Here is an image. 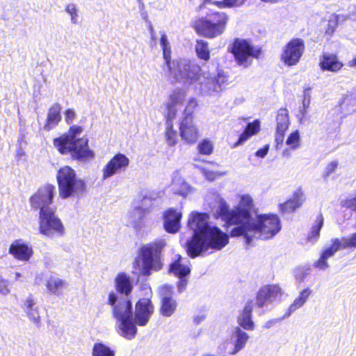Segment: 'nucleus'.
<instances>
[{
  "label": "nucleus",
  "mask_w": 356,
  "mask_h": 356,
  "mask_svg": "<svg viewBox=\"0 0 356 356\" xmlns=\"http://www.w3.org/2000/svg\"><path fill=\"white\" fill-rule=\"evenodd\" d=\"M188 227L193 233L191 239L187 241V252L192 258L209 249L220 250L229 243L228 235L216 226H212L206 213L191 212Z\"/></svg>",
  "instance_id": "obj_1"
},
{
  "label": "nucleus",
  "mask_w": 356,
  "mask_h": 356,
  "mask_svg": "<svg viewBox=\"0 0 356 356\" xmlns=\"http://www.w3.org/2000/svg\"><path fill=\"white\" fill-rule=\"evenodd\" d=\"M108 304L113 307V315L119 323L122 335L128 339L135 337L137 332L136 325L145 326L147 324L154 310L149 299H140L136 304L133 317L131 300L129 298H118L114 292L109 293Z\"/></svg>",
  "instance_id": "obj_2"
},
{
  "label": "nucleus",
  "mask_w": 356,
  "mask_h": 356,
  "mask_svg": "<svg viewBox=\"0 0 356 356\" xmlns=\"http://www.w3.org/2000/svg\"><path fill=\"white\" fill-rule=\"evenodd\" d=\"M241 225L234 227L230 232L232 237L243 236L247 245L254 239L268 240L281 229L279 217L275 214H260L249 216L247 211L239 213Z\"/></svg>",
  "instance_id": "obj_3"
},
{
  "label": "nucleus",
  "mask_w": 356,
  "mask_h": 356,
  "mask_svg": "<svg viewBox=\"0 0 356 356\" xmlns=\"http://www.w3.org/2000/svg\"><path fill=\"white\" fill-rule=\"evenodd\" d=\"M55 189L53 185L44 186L30 198L32 208L40 209V232L50 238L54 236H63L65 234L63 222L56 216L55 209L50 207Z\"/></svg>",
  "instance_id": "obj_4"
},
{
  "label": "nucleus",
  "mask_w": 356,
  "mask_h": 356,
  "mask_svg": "<svg viewBox=\"0 0 356 356\" xmlns=\"http://www.w3.org/2000/svg\"><path fill=\"white\" fill-rule=\"evenodd\" d=\"M80 126H72L68 133L54 140V145L61 154L70 153L72 157L80 161L94 158L95 153L88 147L87 138L78 136L82 133Z\"/></svg>",
  "instance_id": "obj_5"
},
{
  "label": "nucleus",
  "mask_w": 356,
  "mask_h": 356,
  "mask_svg": "<svg viewBox=\"0 0 356 356\" xmlns=\"http://www.w3.org/2000/svg\"><path fill=\"white\" fill-rule=\"evenodd\" d=\"M59 195L62 199L82 195L86 189L84 181L78 179L74 170L69 166L61 168L57 174Z\"/></svg>",
  "instance_id": "obj_6"
},
{
  "label": "nucleus",
  "mask_w": 356,
  "mask_h": 356,
  "mask_svg": "<svg viewBox=\"0 0 356 356\" xmlns=\"http://www.w3.org/2000/svg\"><path fill=\"white\" fill-rule=\"evenodd\" d=\"M163 70L169 72L173 78L186 86H191L196 83L200 76V67L187 59H179L171 62V67H166L164 65Z\"/></svg>",
  "instance_id": "obj_7"
},
{
  "label": "nucleus",
  "mask_w": 356,
  "mask_h": 356,
  "mask_svg": "<svg viewBox=\"0 0 356 356\" xmlns=\"http://www.w3.org/2000/svg\"><path fill=\"white\" fill-rule=\"evenodd\" d=\"M218 207L216 210L217 214L227 225H241L242 220L239 213L247 211L249 216L252 206V198L249 195L241 196L239 204L234 209H231L227 203L221 197H218Z\"/></svg>",
  "instance_id": "obj_8"
},
{
  "label": "nucleus",
  "mask_w": 356,
  "mask_h": 356,
  "mask_svg": "<svg viewBox=\"0 0 356 356\" xmlns=\"http://www.w3.org/2000/svg\"><path fill=\"white\" fill-rule=\"evenodd\" d=\"M166 245L163 239L143 245L140 249L143 266L140 273L143 275H149L151 270L157 271L161 268L162 264L160 260L161 250Z\"/></svg>",
  "instance_id": "obj_9"
},
{
  "label": "nucleus",
  "mask_w": 356,
  "mask_h": 356,
  "mask_svg": "<svg viewBox=\"0 0 356 356\" xmlns=\"http://www.w3.org/2000/svg\"><path fill=\"white\" fill-rule=\"evenodd\" d=\"M186 98V93L181 90H175L169 96L165 103L166 114V131L165 140L167 143L173 146L177 143V131L173 130L172 120L176 117L178 107L181 106Z\"/></svg>",
  "instance_id": "obj_10"
},
{
  "label": "nucleus",
  "mask_w": 356,
  "mask_h": 356,
  "mask_svg": "<svg viewBox=\"0 0 356 356\" xmlns=\"http://www.w3.org/2000/svg\"><path fill=\"white\" fill-rule=\"evenodd\" d=\"M227 19L228 17L225 13H212L200 19L197 24V31L207 38H216L224 32Z\"/></svg>",
  "instance_id": "obj_11"
},
{
  "label": "nucleus",
  "mask_w": 356,
  "mask_h": 356,
  "mask_svg": "<svg viewBox=\"0 0 356 356\" xmlns=\"http://www.w3.org/2000/svg\"><path fill=\"white\" fill-rule=\"evenodd\" d=\"M232 53L239 65L248 67L253 58H258L261 49L252 46L247 40L236 39L232 47Z\"/></svg>",
  "instance_id": "obj_12"
},
{
  "label": "nucleus",
  "mask_w": 356,
  "mask_h": 356,
  "mask_svg": "<svg viewBox=\"0 0 356 356\" xmlns=\"http://www.w3.org/2000/svg\"><path fill=\"white\" fill-rule=\"evenodd\" d=\"M356 248V232L348 237L341 239L333 238L332 245L325 248L321 254L320 259L315 263V266L321 270L329 267L327 259L332 257L339 250Z\"/></svg>",
  "instance_id": "obj_13"
},
{
  "label": "nucleus",
  "mask_w": 356,
  "mask_h": 356,
  "mask_svg": "<svg viewBox=\"0 0 356 356\" xmlns=\"http://www.w3.org/2000/svg\"><path fill=\"white\" fill-rule=\"evenodd\" d=\"M305 51V42L301 38L290 40L284 47L281 60L287 66L296 65L300 60Z\"/></svg>",
  "instance_id": "obj_14"
},
{
  "label": "nucleus",
  "mask_w": 356,
  "mask_h": 356,
  "mask_svg": "<svg viewBox=\"0 0 356 356\" xmlns=\"http://www.w3.org/2000/svg\"><path fill=\"white\" fill-rule=\"evenodd\" d=\"M282 289L277 284H268L262 286L256 296V305L262 308L280 300Z\"/></svg>",
  "instance_id": "obj_15"
},
{
  "label": "nucleus",
  "mask_w": 356,
  "mask_h": 356,
  "mask_svg": "<svg viewBox=\"0 0 356 356\" xmlns=\"http://www.w3.org/2000/svg\"><path fill=\"white\" fill-rule=\"evenodd\" d=\"M129 164V159L126 155L117 154L103 168L102 179L106 180L121 171H124Z\"/></svg>",
  "instance_id": "obj_16"
},
{
  "label": "nucleus",
  "mask_w": 356,
  "mask_h": 356,
  "mask_svg": "<svg viewBox=\"0 0 356 356\" xmlns=\"http://www.w3.org/2000/svg\"><path fill=\"white\" fill-rule=\"evenodd\" d=\"M181 257L179 256L177 259L175 260L170 265L169 271L179 278L177 282V286L179 293H182L187 285V280L185 278L191 273L190 268L184 265L181 263Z\"/></svg>",
  "instance_id": "obj_17"
},
{
  "label": "nucleus",
  "mask_w": 356,
  "mask_h": 356,
  "mask_svg": "<svg viewBox=\"0 0 356 356\" xmlns=\"http://www.w3.org/2000/svg\"><path fill=\"white\" fill-rule=\"evenodd\" d=\"M180 136L187 143H195L198 138V130L193 122L192 116H184L179 125Z\"/></svg>",
  "instance_id": "obj_18"
},
{
  "label": "nucleus",
  "mask_w": 356,
  "mask_h": 356,
  "mask_svg": "<svg viewBox=\"0 0 356 356\" xmlns=\"http://www.w3.org/2000/svg\"><path fill=\"white\" fill-rule=\"evenodd\" d=\"M343 66V63L340 61L338 56L333 53H323L319 58V67L323 72L337 73L341 70Z\"/></svg>",
  "instance_id": "obj_19"
},
{
  "label": "nucleus",
  "mask_w": 356,
  "mask_h": 356,
  "mask_svg": "<svg viewBox=\"0 0 356 356\" xmlns=\"http://www.w3.org/2000/svg\"><path fill=\"white\" fill-rule=\"evenodd\" d=\"M182 214L171 208L163 213V227L165 230L170 234L177 233L180 229V220Z\"/></svg>",
  "instance_id": "obj_20"
},
{
  "label": "nucleus",
  "mask_w": 356,
  "mask_h": 356,
  "mask_svg": "<svg viewBox=\"0 0 356 356\" xmlns=\"http://www.w3.org/2000/svg\"><path fill=\"white\" fill-rule=\"evenodd\" d=\"M248 339L249 335L240 327H234L230 336V342L234 347L229 351V354L233 355L241 351L245 346Z\"/></svg>",
  "instance_id": "obj_21"
},
{
  "label": "nucleus",
  "mask_w": 356,
  "mask_h": 356,
  "mask_svg": "<svg viewBox=\"0 0 356 356\" xmlns=\"http://www.w3.org/2000/svg\"><path fill=\"white\" fill-rule=\"evenodd\" d=\"M305 200L304 193L298 189L293 193L292 197L280 204V209L283 213H290L300 207Z\"/></svg>",
  "instance_id": "obj_22"
},
{
  "label": "nucleus",
  "mask_w": 356,
  "mask_h": 356,
  "mask_svg": "<svg viewBox=\"0 0 356 356\" xmlns=\"http://www.w3.org/2000/svg\"><path fill=\"white\" fill-rule=\"evenodd\" d=\"M252 302L248 301L245 303L243 309L237 317L238 325L244 330L251 331L254 329V323L252 319Z\"/></svg>",
  "instance_id": "obj_23"
},
{
  "label": "nucleus",
  "mask_w": 356,
  "mask_h": 356,
  "mask_svg": "<svg viewBox=\"0 0 356 356\" xmlns=\"http://www.w3.org/2000/svg\"><path fill=\"white\" fill-rule=\"evenodd\" d=\"M9 252L19 260L28 261L33 254V250L27 244L16 241L10 246Z\"/></svg>",
  "instance_id": "obj_24"
},
{
  "label": "nucleus",
  "mask_w": 356,
  "mask_h": 356,
  "mask_svg": "<svg viewBox=\"0 0 356 356\" xmlns=\"http://www.w3.org/2000/svg\"><path fill=\"white\" fill-rule=\"evenodd\" d=\"M216 86L213 79L201 74L198 76L196 83L194 84L195 89L205 95L218 92L220 90Z\"/></svg>",
  "instance_id": "obj_25"
},
{
  "label": "nucleus",
  "mask_w": 356,
  "mask_h": 356,
  "mask_svg": "<svg viewBox=\"0 0 356 356\" xmlns=\"http://www.w3.org/2000/svg\"><path fill=\"white\" fill-rule=\"evenodd\" d=\"M115 286L118 292L124 295V298H128L127 296L133 289V280L125 273H120L115 279Z\"/></svg>",
  "instance_id": "obj_26"
},
{
  "label": "nucleus",
  "mask_w": 356,
  "mask_h": 356,
  "mask_svg": "<svg viewBox=\"0 0 356 356\" xmlns=\"http://www.w3.org/2000/svg\"><path fill=\"white\" fill-rule=\"evenodd\" d=\"M35 305L36 303L33 296H29L24 300L23 309L29 320L38 326L40 323V316L38 308Z\"/></svg>",
  "instance_id": "obj_27"
},
{
  "label": "nucleus",
  "mask_w": 356,
  "mask_h": 356,
  "mask_svg": "<svg viewBox=\"0 0 356 356\" xmlns=\"http://www.w3.org/2000/svg\"><path fill=\"white\" fill-rule=\"evenodd\" d=\"M60 111L61 106L58 103L50 107L47 114V122L44 126L45 130L49 131L59 123L61 120Z\"/></svg>",
  "instance_id": "obj_28"
},
{
  "label": "nucleus",
  "mask_w": 356,
  "mask_h": 356,
  "mask_svg": "<svg viewBox=\"0 0 356 356\" xmlns=\"http://www.w3.org/2000/svg\"><path fill=\"white\" fill-rule=\"evenodd\" d=\"M177 307V302L170 294L163 296L161 299L160 313L165 317L171 316Z\"/></svg>",
  "instance_id": "obj_29"
},
{
  "label": "nucleus",
  "mask_w": 356,
  "mask_h": 356,
  "mask_svg": "<svg viewBox=\"0 0 356 356\" xmlns=\"http://www.w3.org/2000/svg\"><path fill=\"white\" fill-rule=\"evenodd\" d=\"M260 129V122L258 120L252 122H249L243 132L240 135L238 141L234 144V147L241 145L250 137L256 134Z\"/></svg>",
  "instance_id": "obj_30"
},
{
  "label": "nucleus",
  "mask_w": 356,
  "mask_h": 356,
  "mask_svg": "<svg viewBox=\"0 0 356 356\" xmlns=\"http://www.w3.org/2000/svg\"><path fill=\"white\" fill-rule=\"evenodd\" d=\"M65 284V280L57 277H51L47 281L46 286L50 293L60 296Z\"/></svg>",
  "instance_id": "obj_31"
},
{
  "label": "nucleus",
  "mask_w": 356,
  "mask_h": 356,
  "mask_svg": "<svg viewBox=\"0 0 356 356\" xmlns=\"http://www.w3.org/2000/svg\"><path fill=\"white\" fill-rule=\"evenodd\" d=\"M156 200V196L154 194H152L148 192H145L143 195V198L141 200V204L140 206L136 207L134 210V213L137 214L138 216V219H140L143 216L144 209H147L149 207L152 206L151 202L153 200Z\"/></svg>",
  "instance_id": "obj_32"
},
{
  "label": "nucleus",
  "mask_w": 356,
  "mask_h": 356,
  "mask_svg": "<svg viewBox=\"0 0 356 356\" xmlns=\"http://www.w3.org/2000/svg\"><path fill=\"white\" fill-rule=\"evenodd\" d=\"M276 122L277 131H286L288 129L289 125V118L288 111L286 108H281L277 111Z\"/></svg>",
  "instance_id": "obj_33"
},
{
  "label": "nucleus",
  "mask_w": 356,
  "mask_h": 356,
  "mask_svg": "<svg viewBox=\"0 0 356 356\" xmlns=\"http://www.w3.org/2000/svg\"><path fill=\"white\" fill-rule=\"evenodd\" d=\"M160 43L163 50V58L165 61L164 65H165L166 67H170L171 47L170 42L168 40V37L164 33L161 34Z\"/></svg>",
  "instance_id": "obj_34"
},
{
  "label": "nucleus",
  "mask_w": 356,
  "mask_h": 356,
  "mask_svg": "<svg viewBox=\"0 0 356 356\" xmlns=\"http://www.w3.org/2000/svg\"><path fill=\"white\" fill-rule=\"evenodd\" d=\"M312 291L309 289H303L299 294L298 297L296 298L293 302L289 307V314L294 312L296 310L301 307L307 301V298L310 296Z\"/></svg>",
  "instance_id": "obj_35"
},
{
  "label": "nucleus",
  "mask_w": 356,
  "mask_h": 356,
  "mask_svg": "<svg viewBox=\"0 0 356 356\" xmlns=\"http://www.w3.org/2000/svg\"><path fill=\"white\" fill-rule=\"evenodd\" d=\"M323 225V217L321 213L318 214L316 217L315 224L313 225L311 232L307 236V240L312 243L316 242L320 234V231Z\"/></svg>",
  "instance_id": "obj_36"
},
{
  "label": "nucleus",
  "mask_w": 356,
  "mask_h": 356,
  "mask_svg": "<svg viewBox=\"0 0 356 356\" xmlns=\"http://www.w3.org/2000/svg\"><path fill=\"white\" fill-rule=\"evenodd\" d=\"M92 356H115V351L102 343H95L92 348Z\"/></svg>",
  "instance_id": "obj_37"
},
{
  "label": "nucleus",
  "mask_w": 356,
  "mask_h": 356,
  "mask_svg": "<svg viewBox=\"0 0 356 356\" xmlns=\"http://www.w3.org/2000/svg\"><path fill=\"white\" fill-rule=\"evenodd\" d=\"M208 42L204 40H197L195 46V51L197 56L204 60H208L210 58V52L208 48Z\"/></svg>",
  "instance_id": "obj_38"
},
{
  "label": "nucleus",
  "mask_w": 356,
  "mask_h": 356,
  "mask_svg": "<svg viewBox=\"0 0 356 356\" xmlns=\"http://www.w3.org/2000/svg\"><path fill=\"white\" fill-rule=\"evenodd\" d=\"M191 188L190 186L183 180H179L177 183L175 181L172 184V190L175 194H179L183 197H186L191 191Z\"/></svg>",
  "instance_id": "obj_39"
},
{
  "label": "nucleus",
  "mask_w": 356,
  "mask_h": 356,
  "mask_svg": "<svg viewBox=\"0 0 356 356\" xmlns=\"http://www.w3.org/2000/svg\"><path fill=\"white\" fill-rule=\"evenodd\" d=\"M247 0H222L216 1L213 3L219 8H227L240 7L243 6Z\"/></svg>",
  "instance_id": "obj_40"
},
{
  "label": "nucleus",
  "mask_w": 356,
  "mask_h": 356,
  "mask_svg": "<svg viewBox=\"0 0 356 356\" xmlns=\"http://www.w3.org/2000/svg\"><path fill=\"white\" fill-rule=\"evenodd\" d=\"M286 144L292 149H298L300 145V137L298 130L290 134L286 140Z\"/></svg>",
  "instance_id": "obj_41"
},
{
  "label": "nucleus",
  "mask_w": 356,
  "mask_h": 356,
  "mask_svg": "<svg viewBox=\"0 0 356 356\" xmlns=\"http://www.w3.org/2000/svg\"><path fill=\"white\" fill-rule=\"evenodd\" d=\"M211 78L214 79L215 84L220 91L222 90L223 85L228 81V76L222 70H219L217 74Z\"/></svg>",
  "instance_id": "obj_42"
},
{
  "label": "nucleus",
  "mask_w": 356,
  "mask_h": 356,
  "mask_svg": "<svg viewBox=\"0 0 356 356\" xmlns=\"http://www.w3.org/2000/svg\"><path fill=\"white\" fill-rule=\"evenodd\" d=\"M198 151L200 154L209 155L213 152V145L207 139H204L197 146Z\"/></svg>",
  "instance_id": "obj_43"
},
{
  "label": "nucleus",
  "mask_w": 356,
  "mask_h": 356,
  "mask_svg": "<svg viewBox=\"0 0 356 356\" xmlns=\"http://www.w3.org/2000/svg\"><path fill=\"white\" fill-rule=\"evenodd\" d=\"M65 10L70 15L71 22L74 24H76L78 23V13L76 5L74 3H70L67 5Z\"/></svg>",
  "instance_id": "obj_44"
},
{
  "label": "nucleus",
  "mask_w": 356,
  "mask_h": 356,
  "mask_svg": "<svg viewBox=\"0 0 356 356\" xmlns=\"http://www.w3.org/2000/svg\"><path fill=\"white\" fill-rule=\"evenodd\" d=\"M201 170L205 178L209 181H213L218 177L222 176L223 175V173L209 170L205 168H201Z\"/></svg>",
  "instance_id": "obj_45"
},
{
  "label": "nucleus",
  "mask_w": 356,
  "mask_h": 356,
  "mask_svg": "<svg viewBox=\"0 0 356 356\" xmlns=\"http://www.w3.org/2000/svg\"><path fill=\"white\" fill-rule=\"evenodd\" d=\"M338 167V162L337 161H332L330 163H328L325 169V172L323 174V177L327 178L331 174H332Z\"/></svg>",
  "instance_id": "obj_46"
},
{
  "label": "nucleus",
  "mask_w": 356,
  "mask_h": 356,
  "mask_svg": "<svg viewBox=\"0 0 356 356\" xmlns=\"http://www.w3.org/2000/svg\"><path fill=\"white\" fill-rule=\"evenodd\" d=\"M196 106V102L195 99H191L188 101L187 106L184 110V116H191L195 107Z\"/></svg>",
  "instance_id": "obj_47"
},
{
  "label": "nucleus",
  "mask_w": 356,
  "mask_h": 356,
  "mask_svg": "<svg viewBox=\"0 0 356 356\" xmlns=\"http://www.w3.org/2000/svg\"><path fill=\"white\" fill-rule=\"evenodd\" d=\"M10 293L8 280L0 276V293L6 296Z\"/></svg>",
  "instance_id": "obj_48"
},
{
  "label": "nucleus",
  "mask_w": 356,
  "mask_h": 356,
  "mask_svg": "<svg viewBox=\"0 0 356 356\" xmlns=\"http://www.w3.org/2000/svg\"><path fill=\"white\" fill-rule=\"evenodd\" d=\"M65 121L68 124H72L76 117L75 112L71 108H68L67 110L65 111Z\"/></svg>",
  "instance_id": "obj_49"
},
{
  "label": "nucleus",
  "mask_w": 356,
  "mask_h": 356,
  "mask_svg": "<svg viewBox=\"0 0 356 356\" xmlns=\"http://www.w3.org/2000/svg\"><path fill=\"white\" fill-rule=\"evenodd\" d=\"M284 133L285 131H278L276 130L275 142L277 143V148L279 147V145H282L283 144Z\"/></svg>",
  "instance_id": "obj_50"
},
{
  "label": "nucleus",
  "mask_w": 356,
  "mask_h": 356,
  "mask_svg": "<svg viewBox=\"0 0 356 356\" xmlns=\"http://www.w3.org/2000/svg\"><path fill=\"white\" fill-rule=\"evenodd\" d=\"M348 18L352 21H356V3L349 7Z\"/></svg>",
  "instance_id": "obj_51"
},
{
  "label": "nucleus",
  "mask_w": 356,
  "mask_h": 356,
  "mask_svg": "<svg viewBox=\"0 0 356 356\" xmlns=\"http://www.w3.org/2000/svg\"><path fill=\"white\" fill-rule=\"evenodd\" d=\"M268 150H269V145H266L263 148L258 149L256 152L255 155L258 157L264 158L266 156V154H268Z\"/></svg>",
  "instance_id": "obj_52"
},
{
  "label": "nucleus",
  "mask_w": 356,
  "mask_h": 356,
  "mask_svg": "<svg viewBox=\"0 0 356 356\" xmlns=\"http://www.w3.org/2000/svg\"><path fill=\"white\" fill-rule=\"evenodd\" d=\"M279 319L275 318L271 319L268 321H266L264 325V327L266 329H270L273 326H274L277 323H278Z\"/></svg>",
  "instance_id": "obj_53"
},
{
  "label": "nucleus",
  "mask_w": 356,
  "mask_h": 356,
  "mask_svg": "<svg viewBox=\"0 0 356 356\" xmlns=\"http://www.w3.org/2000/svg\"><path fill=\"white\" fill-rule=\"evenodd\" d=\"M348 16H346L344 15H337L335 16V19L337 23L343 22L344 21L346 20Z\"/></svg>",
  "instance_id": "obj_54"
},
{
  "label": "nucleus",
  "mask_w": 356,
  "mask_h": 356,
  "mask_svg": "<svg viewBox=\"0 0 356 356\" xmlns=\"http://www.w3.org/2000/svg\"><path fill=\"white\" fill-rule=\"evenodd\" d=\"M205 318V316L204 315L197 316L194 317L193 321L195 324L200 323Z\"/></svg>",
  "instance_id": "obj_55"
},
{
  "label": "nucleus",
  "mask_w": 356,
  "mask_h": 356,
  "mask_svg": "<svg viewBox=\"0 0 356 356\" xmlns=\"http://www.w3.org/2000/svg\"><path fill=\"white\" fill-rule=\"evenodd\" d=\"M348 65L350 67H356V56L348 62Z\"/></svg>",
  "instance_id": "obj_56"
},
{
  "label": "nucleus",
  "mask_w": 356,
  "mask_h": 356,
  "mask_svg": "<svg viewBox=\"0 0 356 356\" xmlns=\"http://www.w3.org/2000/svg\"><path fill=\"white\" fill-rule=\"evenodd\" d=\"M309 102H310V99H308L307 100L306 98L304 99L302 104H303V106H304L305 108L306 107L309 106Z\"/></svg>",
  "instance_id": "obj_57"
},
{
  "label": "nucleus",
  "mask_w": 356,
  "mask_h": 356,
  "mask_svg": "<svg viewBox=\"0 0 356 356\" xmlns=\"http://www.w3.org/2000/svg\"><path fill=\"white\" fill-rule=\"evenodd\" d=\"M309 91H310V88H307V89L305 90V91H304L305 98L307 99V97H308V99L310 98V97H309Z\"/></svg>",
  "instance_id": "obj_58"
},
{
  "label": "nucleus",
  "mask_w": 356,
  "mask_h": 356,
  "mask_svg": "<svg viewBox=\"0 0 356 356\" xmlns=\"http://www.w3.org/2000/svg\"><path fill=\"white\" fill-rule=\"evenodd\" d=\"M22 277V275L19 273H15V279L17 280H18L19 279V277Z\"/></svg>",
  "instance_id": "obj_59"
},
{
  "label": "nucleus",
  "mask_w": 356,
  "mask_h": 356,
  "mask_svg": "<svg viewBox=\"0 0 356 356\" xmlns=\"http://www.w3.org/2000/svg\"><path fill=\"white\" fill-rule=\"evenodd\" d=\"M202 356H216V355L211 354V353H204Z\"/></svg>",
  "instance_id": "obj_60"
},
{
  "label": "nucleus",
  "mask_w": 356,
  "mask_h": 356,
  "mask_svg": "<svg viewBox=\"0 0 356 356\" xmlns=\"http://www.w3.org/2000/svg\"><path fill=\"white\" fill-rule=\"evenodd\" d=\"M149 31H150L151 34L154 33V30H153V27L152 26H150V27H149Z\"/></svg>",
  "instance_id": "obj_61"
},
{
  "label": "nucleus",
  "mask_w": 356,
  "mask_h": 356,
  "mask_svg": "<svg viewBox=\"0 0 356 356\" xmlns=\"http://www.w3.org/2000/svg\"><path fill=\"white\" fill-rule=\"evenodd\" d=\"M151 37L152 40H155L154 33L151 34Z\"/></svg>",
  "instance_id": "obj_62"
},
{
  "label": "nucleus",
  "mask_w": 356,
  "mask_h": 356,
  "mask_svg": "<svg viewBox=\"0 0 356 356\" xmlns=\"http://www.w3.org/2000/svg\"><path fill=\"white\" fill-rule=\"evenodd\" d=\"M211 0H203V3H207L208 2H209Z\"/></svg>",
  "instance_id": "obj_63"
},
{
  "label": "nucleus",
  "mask_w": 356,
  "mask_h": 356,
  "mask_svg": "<svg viewBox=\"0 0 356 356\" xmlns=\"http://www.w3.org/2000/svg\"><path fill=\"white\" fill-rule=\"evenodd\" d=\"M7 1H10V0H6Z\"/></svg>",
  "instance_id": "obj_64"
}]
</instances>
